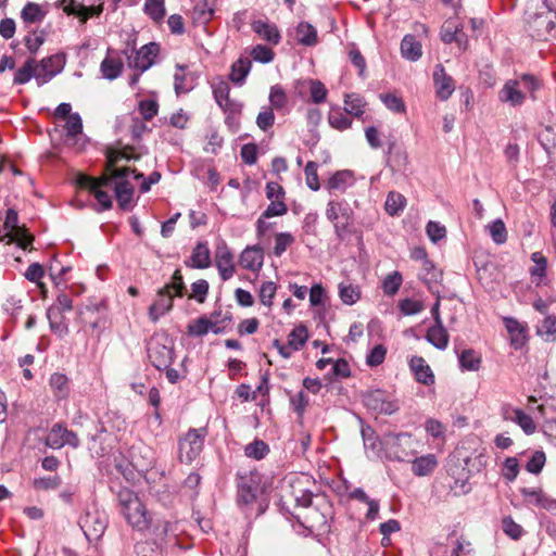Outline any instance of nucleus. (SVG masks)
Wrapping results in <instances>:
<instances>
[{"mask_svg":"<svg viewBox=\"0 0 556 556\" xmlns=\"http://www.w3.org/2000/svg\"><path fill=\"white\" fill-rule=\"evenodd\" d=\"M70 267L62 265L58 260H53L49 267V274L58 289L56 302L51 305L47 312L50 327L53 332L60 337L67 334L68 324L66 313L70 312V298L66 294V279L64 278Z\"/></svg>","mask_w":556,"mask_h":556,"instance_id":"nucleus-1","label":"nucleus"},{"mask_svg":"<svg viewBox=\"0 0 556 556\" xmlns=\"http://www.w3.org/2000/svg\"><path fill=\"white\" fill-rule=\"evenodd\" d=\"M289 495L295 503V508H302V513H295L285 507L286 502H282V509H286L302 527L309 531L323 530L327 527V515L320 511L318 505L313 503V493L304 488L302 483L296 481L290 484Z\"/></svg>","mask_w":556,"mask_h":556,"instance_id":"nucleus-2","label":"nucleus"},{"mask_svg":"<svg viewBox=\"0 0 556 556\" xmlns=\"http://www.w3.org/2000/svg\"><path fill=\"white\" fill-rule=\"evenodd\" d=\"M54 127L49 130L51 148L46 156L65 163L70 154V103H61L53 112Z\"/></svg>","mask_w":556,"mask_h":556,"instance_id":"nucleus-3","label":"nucleus"},{"mask_svg":"<svg viewBox=\"0 0 556 556\" xmlns=\"http://www.w3.org/2000/svg\"><path fill=\"white\" fill-rule=\"evenodd\" d=\"M237 501L239 505H244L250 513L261 516L268 507V501L263 494L261 486V476L257 471L237 473Z\"/></svg>","mask_w":556,"mask_h":556,"instance_id":"nucleus-4","label":"nucleus"},{"mask_svg":"<svg viewBox=\"0 0 556 556\" xmlns=\"http://www.w3.org/2000/svg\"><path fill=\"white\" fill-rule=\"evenodd\" d=\"M116 500L121 514L132 529L143 532L150 528L152 516L137 493L127 486H119Z\"/></svg>","mask_w":556,"mask_h":556,"instance_id":"nucleus-5","label":"nucleus"},{"mask_svg":"<svg viewBox=\"0 0 556 556\" xmlns=\"http://www.w3.org/2000/svg\"><path fill=\"white\" fill-rule=\"evenodd\" d=\"M75 177V184L77 187L83 190H87L94 198L96 203L93 204V208L97 212L106 211L112 207V190L110 186L105 185L110 179H105L102 176L100 178H94L93 176L83 174H77Z\"/></svg>","mask_w":556,"mask_h":556,"instance_id":"nucleus-6","label":"nucleus"},{"mask_svg":"<svg viewBox=\"0 0 556 556\" xmlns=\"http://www.w3.org/2000/svg\"><path fill=\"white\" fill-rule=\"evenodd\" d=\"M87 426L91 427L96 430V433H91L90 431H85L83 422H77L79 429L76 431H72V447H76L79 444V437H86L88 442L89 451L97 456H104L110 452V446H104L103 442L106 440V432L103 430H98L93 420L86 418Z\"/></svg>","mask_w":556,"mask_h":556,"instance_id":"nucleus-7","label":"nucleus"},{"mask_svg":"<svg viewBox=\"0 0 556 556\" xmlns=\"http://www.w3.org/2000/svg\"><path fill=\"white\" fill-rule=\"evenodd\" d=\"M3 227L8 232L0 237L1 242L8 239V243L16 242L23 250H27L33 243V235L28 232L25 226H18V214L14 208L7 211Z\"/></svg>","mask_w":556,"mask_h":556,"instance_id":"nucleus-8","label":"nucleus"},{"mask_svg":"<svg viewBox=\"0 0 556 556\" xmlns=\"http://www.w3.org/2000/svg\"><path fill=\"white\" fill-rule=\"evenodd\" d=\"M412 435L406 432H389L383 435V450L386 457L390 460L406 462L412 455L410 446Z\"/></svg>","mask_w":556,"mask_h":556,"instance_id":"nucleus-9","label":"nucleus"},{"mask_svg":"<svg viewBox=\"0 0 556 556\" xmlns=\"http://www.w3.org/2000/svg\"><path fill=\"white\" fill-rule=\"evenodd\" d=\"M206 435V428L189 429L179 440V459L188 464L193 462L201 454Z\"/></svg>","mask_w":556,"mask_h":556,"instance_id":"nucleus-10","label":"nucleus"},{"mask_svg":"<svg viewBox=\"0 0 556 556\" xmlns=\"http://www.w3.org/2000/svg\"><path fill=\"white\" fill-rule=\"evenodd\" d=\"M147 352L151 364L159 370L167 368L173 363L174 349L167 337L152 338Z\"/></svg>","mask_w":556,"mask_h":556,"instance_id":"nucleus-11","label":"nucleus"},{"mask_svg":"<svg viewBox=\"0 0 556 556\" xmlns=\"http://www.w3.org/2000/svg\"><path fill=\"white\" fill-rule=\"evenodd\" d=\"M159 51L160 46L155 42H150L142 46L139 50L134 47L126 48L123 53L127 59L128 66L142 73L152 66Z\"/></svg>","mask_w":556,"mask_h":556,"instance_id":"nucleus-12","label":"nucleus"},{"mask_svg":"<svg viewBox=\"0 0 556 556\" xmlns=\"http://www.w3.org/2000/svg\"><path fill=\"white\" fill-rule=\"evenodd\" d=\"M106 526L105 515L98 510L87 511L78 520L79 531L89 542L99 540L103 535Z\"/></svg>","mask_w":556,"mask_h":556,"instance_id":"nucleus-13","label":"nucleus"},{"mask_svg":"<svg viewBox=\"0 0 556 556\" xmlns=\"http://www.w3.org/2000/svg\"><path fill=\"white\" fill-rule=\"evenodd\" d=\"M108 308L103 301L86 304L78 311V320L84 327L98 329L105 326Z\"/></svg>","mask_w":556,"mask_h":556,"instance_id":"nucleus-14","label":"nucleus"},{"mask_svg":"<svg viewBox=\"0 0 556 556\" xmlns=\"http://www.w3.org/2000/svg\"><path fill=\"white\" fill-rule=\"evenodd\" d=\"M326 216L333 224L337 237L343 239L351 224L349 208L341 202L330 201L327 205Z\"/></svg>","mask_w":556,"mask_h":556,"instance_id":"nucleus-15","label":"nucleus"},{"mask_svg":"<svg viewBox=\"0 0 556 556\" xmlns=\"http://www.w3.org/2000/svg\"><path fill=\"white\" fill-rule=\"evenodd\" d=\"M105 185L111 187L121 210L130 211L132 208L135 189L128 180L115 181L111 179Z\"/></svg>","mask_w":556,"mask_h":556,"instance_id":"nucleus-16","label":"nucleus"},{"mask_svg":"<svg viewBox=\"0 0 556 556\" xmlns=\"http://www.w3.org/2000/svg\"><path fill=\"white\" fill-rule=\"evenodd\" d=\"M175 293L168 290V287H163L157 291L155 302L149 307V318L156 323L161 316L165 315L173 308V299Z\"/></svg>","mask_w":556,"mask_h":556,"instance_id":"nucleus-17","label":"nucleus"},{"mask_svg":"<svg viewBox=\"0 0 556 556\" xmlns=\"http://www.w3.org/2000/svg\"><path fill=\"white\" fill-rule=\"evenodd\" d=\"M215 265L219 271L223 281L229 280L235 274L233 254L228 247L223 243L216 248Z\"/></svg>","mask_w":556,"mask_h":556,"instance_id":"nucleus-18","label":"nucleus"},{"mask_svg":"<svg viewBox=\"0 0 556 556\" xmlns=\"http://www.w3.org/2000/svg\"><path fill=\"white\" fill-rule=\"evenodd\" d=\"M433 83L437 97L442 101L447 100L455 90L454 80L446 74L442 64H437L434 67Z\"/></svg>","mask_w":556,"mask_h":556,"instance_id":"nucleus-19","label":"nucleus"},{"mask_svg":"<svg viewBox=\"0 0 556 556\" xmlns=\"http://www.w3.org/2000/svg\"><path fill=\"white\" fill-rule=\"evenodd\" d=\"M66 63V56L65 54H54L49 58L42 59L38 63V71L41 74V81L42 84L47 83L49 79H51L53 76H55L58 73H60Z\"/></svg>","mask_w":556,"mask_h":556,"instance_id":"nucleus-20","label":"nucleus"},{"mask_svg":"<svg viewBox=\"0 0 556 556\" xmlns=\"http://www.w3.org/2000/svg\"><path fill=\"white\" fill-rule=\"evenodd\" d=\"M38 68V62L35 59H28L23 66L16 71L13 83L15 85H24L34 77L38 85H42L41 74Z\"/></svg>","mask_w":556,"mask_h":556,"instance_id":"nucleus-21","label":"nucleus"},{"mask_svg":"<svg viewBox=\"0 0 556 556\" xmlns=\"http://www.w3.org/2000/svg\"><path fill=\"white\" fill-rule=\"evenodd\" d=\"M122 157L128 159L125 154L119 153V152L110 153L108 155L106 170L109 172V175L102 176L103 178L113 179L115 181H121V180H127V177L130 174H134V175L137 174L135 169H131L129 167H122V168L115 167L116 162Z\"/></svg>","mask_w":556,"mask_h":556,"instance_id":"nucleus-22","label":"nucleus"},{"mask_svg":"<svg viewBox=\"0 0 556 556\" xmlns=\"http://www.w3.org/2000/svg\"><path fill=\"white\" fill-rule=\"evenodd\" d=\"M251 27L255 34H257L262 39L266 40L270 45L276 46L281 40V35L275 24L257 20L251 24Z\"/></svg>","mask_w":556,"mask_h":556,"instance_id":"nucleus-23","label":"nucleus"},{"mask_svg":"<svg viewBox=\"0 0 556 556\" xmlns=\"http://www.w3.org/2000/svg\"><path fill=\"white\" fill-rule=\"evenodd\" d=\"M263 251L258 247H248L240 255L239 264L245 269L257 271L263 265Z\"/></svg>","mask_w":556,"mask_h":556,"instance_id":"nucleus-24","label":"nucleus"},{"mask_svg":"<svg viewBox=\"0 0 556 556\" xmlns=\"http://www.w3.org/2000/svg\"><path fill=\"white\" fill-rule=\"evenodd\" d=\"M409 366L415 375L418 382L425 386H431L434 383V375L430 366L420 356H413L409 362Z\"/></svg>","mask_w":556,"mask_h":556,"instance_id":"nucleus-25","label":"nucleus"},{"mask_svg":"<svg viewBox=\"0 0 556 556\" xmlns=\"http://www.w3.org/2000/svg\"><path fill=\"white\" fill-rule=\"evenodd\" d=\"M187 66L177 64L175 78V91L177 94L187 93L192 90L197 84V75L194 73H185Z\"/></svg>","mask_w":556,"mask_h":556,"instance_id":"nucleus-26","label":"nucleus"},{"mask_svg":"<svg viewBox=\"0 0 556 556\" xmlns=\"http://www.w3.org/2000/svg\"><path fill=\"white\" fill-rule=\"evenodd\" d=\"M188 267L204 269L211 265V251L206 242H198L194 247Z\"/></svg>","mask_w":556,"mask_h":556,"instance_id":"nucleus-27","label":"nucleus"},{"mask_svg":"<svg viewBox=\"0 0 556 556\" xmlns=\"http://www.w3.org/2000/svg\"><path fill=\"white\" fill-rule=\"evenodd\" d=\"M123 70V62L118 55H114V51L109 49L106 56L101 62V73L104 78L113 80L117 78Z\"/></svg>","mask_w":556,"mask_h":556,"instance_id":"nucleus-28","label":"nucleus"},{"mask_svg":"<svg viewBox=\"0 0 556 556\" xmlns=\"http://www.w3.org/2000/svg\"><path fill=\"white\" fill-rule=\"evenodd\" d=\"M298 43L305 47H313L318 43L317 29L308 22H300L295 28Z\"/></svg>","mask_w":556,"mask_h":556,"instance_id":"nucleus-29","label":"nucleus"},{"mask_svg":"<svg viewBox=\"0 0 556 556\" xmlns=\"http://www.w3.org/2000/svg\"><path fill=\"white\" fill-rule=\"evenodd\" d=\"M426 339L435 349L443 351L448 345L450 336L443 324H433L429 327Z\"/></svg>","mask_w":556,"mask_h":556,"instance_id":"nucleus-30","label":"nucleus"},{"mask_svg":"<svg viewBox=\"0 0 556 556\" xmlns=\"http://www.w3.org/2000/svg\"><path fill=\"white\" fill-rule=\"evenodd\" d=\"M90 139L83 134V121L78 113L72 112V149L83 151Z\"/></svg>","mask_w":556,"mask_h":556,"instance_id":"nucleus-31","label":"nucleus"},{"mask_svg":"<svg viewBox=\"0 0 556 556\" xmlns=\"http://www.w3.org/2000/svg\"><path fill=\"white\" fill-rule=\"evenodd\" d=\"M401 53L404 59L415 62L422 55V46L414 35H406L401 42Z\"/></svg>","mask_w":556,"mask_h":556,"instance_id":"nucleus-32","label":"nucleus"},{"mask_svg":"<svg viewBox=\"0 0 556 556\" xmlns=\"http://www.w3.org/2000/svg\"><path fill=\"white\" fill-rule=\"evenodd\" d=\"M50 390L55 400H66L70 394L68 378L64 374L54 372L49 380Z\"/></svg>","mask_w":556,"mask_h":556,"instance_id":"nucleus-33","label":"nucleus"},{"mask_svg":"<svg viewBox=\"0 0 556 556\" xmlns=\"http://www.w3.org/2000/svg\"><path fill=\"white\" fill-rule=\"evenodd\" d=\"M438 466L437 457L433 454H427L416 457L412 462V472L418 477L430 475Z\"/></svg>","mask_w":556,"mask_h":556,"instance_id":"nucleus-34","label":"nucleus"},{"mask_svg":"<svg viewBox=\"0 0 556 556\" xmlns=\"http://www.w3.org/2000/svg\"><path fill=\"white\" fill-rule=\"evenodd\" d=\"M72 16L77 17L81 24H85L90 17L94 15H100L103 7L99 5H85L83 3L77 2L76 0H72Z\"/></svg>","mask_w":556,"mask_h":556,"instance_id":"nucleus-35","label":"nucleus"},{"mask_svg":"<svg viewBox=\"0 0 556 556\" xmlns=\"http://www.w3.org/2000/svg\"><path fill=\"white\" fill-rule=\"evenodd\" d=\"M504 323L507 331L510 334L511 344L515 346V349L521 348L526 342L525 327L513 317H506Z\"/></svg>","mask_w":556,"mask_h":556,"instance_id":"nucleus-36","label":"nucleus"},{"mask_svg":"<svg viewBox=\"0 0 556 556\" xmlns=\"http://www.w3.org/2000/svg\"><path fill=\"white\" fill-rule=\"evenodd\" d=\"M252 63L248 58H240L231 65L229 78L237 85H242L251 70Z\"/></svg>","mask_w":556,"mask_h":556,"instance_id":"nucleus-37","label":"nucleus"},{"mask_svg":"<svg viewBox=\"0 0 556 556\" xmlns=\"http://www.w3.org/2000/svg\"><path fill=\"white\" fill-rule=\"evenodd\" d=\"M538 140L548 155L556 153V126H545L538 134Z\"/></svg>","mask_w":556,"mask_h":556,"instance_id":"nucleus-38","label":"nucleus"},{"mask_svg":"<svg viewBox=\"0 0 556 556\" xmlns=\"http://www.w3.org/2000/svg\"><path fill=\"white\" fill-rule=\"evenodd\" d=\"M216 326V320L208 319L207 316L203 315L197 318L194 321L189 323L187 326V332L192 337H203L210 329Z\"/></svg>","mask_w":556,"mask_h":556,"instance_id":"nucleus-39","label":"nucleus"},{"mask_svg":"<svg viewBox=\"0 0 556 556\" xmlns=\"http://www.w3.org/2000/svg\"><path fill=\"white\" fill-rule=\"evenodd\" d=\"M68 440V431L61 424H55L47 435L46 443L52 448L62 447Z\"/></svg>","mask_w":556,"mask_h":556,"instance_id":"nucleus-40","label":"nucleus"},{"mask_svg":"<svg viewBox=\"0 0 556 556\" xmlns=\"http://www.w3.org/2000/svg\"><path fill=\"white\" fill-rule=\"evenodd\" d=\"M45 16L42 8L34 2H27L21 12V18L25 24L40 23Z\"/></svg>","mask_w":556,"mask_h":556,"instance_id":"nucleus-41","label":"nucleus"},{"mask_svg":"<svg viewBox=\"0 0 556 556\" xmlns=\"http://www.w3.org/2000/svg\"><path fill=\"white\" fill-rule=\"evenodd\" d=\"M351 170H338L327 181V188L329 190H336L344 192L352 180Z\"/></svg>","mask_w":556,"mask_h":556,"instance_id":"nucleus-42","label":"nucleus"},{"mask_svg":"<svg viewBox=\"0 0 556 556\" xmlns=\"http://www.w3.org/2000/svg\"><path fill=\"white\" fill-rule=\"evenodd\" d=\"M269 451L268 444L261 439H254L244 447L245 456L255 460L264 459L268 455Z\"/></svg>","mask_w":556,"mask_h":556,"instance_id":"nucleus-43","label":"nucleus"},{"mask_svg":"<svg viewBox=\"0 0 556 556\" xmlns=\"http://www.w3.org/2000/svg\"><path fill=\"white\" fill-rule=\"evenodd\" d=\"M519 83L518 81H508L505 84L503 90H502V100L509 102L513 105H517L522 103L525 96L519 90Z\"/></svg>","mask_w":556,"mask_h":556,"instance_id":"nucleus-44","label":"nucleus"},{"mask_svg":"<svg viewBox=\"0 0 556 556\" xmlns=\"http://www.w3.org/2000/svg\"><path fill=\"white\" fill-rule=\"evenodd\" d=\"M458 362L463 369L476 371L480 368L481 357L475 350L467 349L460 353Z\"/></svg>","mask_w":556,"mask_h":556,"instance_id":"nucleus-45","label":"nucleus"},{"mask_svg":"<svg viewBox=\"0 0 556 556\" xmlns=\"http://www.w3.org/2000/svg\"><path fill=\"white\" fill-rule=\"evenodd\" d=\"M406 205V199L403 194L399 192L391 191L389 192L386 200V211L389 215L395 216L399 215L400 212L404 210Z\"/></svg>","mask_w":556,"mask_h":556,"instance_id":"nucleus-46","label":"nucleus"},{"mask_svg":"<svg viewBox=\"0 0 556 556\" xmlns=\"http://www.w3.org/2000/svg\"><path fill=\"white\" fill-rule=\"evenodd\" d=\"M361 433H362L365 448H369L374 452H378L380 450V447H383V439L380 440L376 435L375 430L370 426H363Z\"/></svg>","mask_w":556,"mask_h":556,"instance_id":"nucleus-47","label":"nucleus"},{"mask_svg":"<svg viewBox=\"0 0 556 556\" xmlns=\"http://www.w3.org/2000/svg\"><path fill=\"white\" fill-rule=\"evenodd\" d=\"M307 338L308 333L306 327L300 325L290 332L288 337L289 346H291L293 351H299L304 346Z\"/></svg>","mask_w":556,"mask_h":556,"instance_id":"nucleus-48","label":"nucleus"},{"mask_svg":"<svg viewBox=\"0 0 556 556\" xmlns=\"http://www.w3.org/2000/svg\"><path fill=\"white\" fill-rule=\"evenodd\" d=\"M386 395L387 393L382 390L368 391L363 395V402L367 408L379 413Z\"/></svg>","mask_w":556,"mask_h":556,"instance_id":"nucleus-49","label":"nucleus"},{"mask_svg":"<svg viewBox=\"0 0 556 556\" xmlns=\"http://www.w3.org/2000/svg\"><path fill=\"white\" fill-rule=\"evenodd\" d=\"M345 112L348 114H352L356 117H359L364 113L365 102L362 97L358 94H345L344 99Z\"/></svg>","mask_w":556,"mask_h":556,"instance_id":"nucleus-50","label":"nucleus"},{"mask_svg":"<svg viewBox=\"0 0 556 556\" xmlns=\"http://www.w3.org/2000/svg\"><path fill=\"white\" fill-rule=\"evenodd\" d=\"M460 23L455 18H448L444 22L441 28V39L445 43H452L455 39H457V33L460 27Z\"/></svg>","mask_w":556,"mask_h":556,"instance_id":"nucleus-51","label":"nucleus"},{"mask_svg":"<svg viewBox=\"0 0 556 556\" xmlns=\"http://www.w3.org/2000/svg\"><path fill=\"white\" fill-rule=\"evenodd\" d=\"M531 261L535 264L530 273L533 277L544 278L547 268V258L541 252H534L531 254ZM541 285V280L536 282V286Z\"/></svg>","mask_w":556,"mask_h":556,"instance_id":"nucleus-52","label":"nucleus"},{"mask_svg":"<svg viewBox=\"0 0 556 556\" xmlns=\"http://www.w3.org/2000/svg\"><path fill=\"white\" fill-rule=\"evenodd\" d=\"M339 295L344 304L353 305L359 300L361 291L356 286L340 283Z\"/></svg>","mask_w":556,"mask_h":556,"instance_id":"nucleus-53","label":"nucleus"},{"mask_svg":"<svg viewBox=\"0 0 556 556\" xmlns=\"http://www.w3.org/2000/svg\"><path fill=\"white\" fill-rule=\"evenodd\" d=\"M45 275V270H43V267L39 264V263H33L28 266L26 273H25V277L27 280L31 281V282H35L37 283V286L40 288L41 290V293L43 295H46L47 293V288L46 286L41 282V278L43 277Z\"/></svg>","mask_w":556,"mask_h":556,"instance_id":"nucleus-54","label":"nucleus"},{"mask_svg":"<svg viewBox=\"0 0 556 556\" xmlns=\"http://www.w3.org/2000/svg\"><path fill=\"white\" fill-rule=\"evenodd\" d=\"M144 11L153 21H162L165 16L164 0H146Z\"/></svg>","mask_w":556,"mask_h":556,"instance_id":"nucleus-55","label":"nucleus"},{"mask_svg":"<svg viewBox=\"0 0 556 556\" xmlns=\"http://www.w3.org/2000/svg\"><path fill=\"white\" fill-rule=\"evenodd\" d=\"M489 232L496 244H503L507 240V230L502 219H495L489 225Z\"/></svg>","mask_w":556,"mask_h":556,"instance_id":"nucleus-56","label":"nucleus"},{"mask_svg":"<svg viewBox=\"0 0 556 556\" xmlns=\"http://www.w3.org/2000/svg\"><path fill=\"white\" fill-rule=\"evenodd\" d=\"M307 84L309 86L312 101L316 104L325 102L328 93L325 85L317 79H308Z\"/></svg>","mask_w":556,"mask_h":556,"instance_id":"nucleus-57","label":"nucleus"},{"mask_svg":"<svg viewBox=\"0 0 556 556\" xmlns=\"http://www.w3.org/2000/svg\"><path fill=\"white\" fill-rule=\"evenodd\" d=\"M515 422L523 430L526 434H532L536 430V426L532 417L526 414L522 409H515Z\"/></svg>","mask_w":556,"mask_h":556,"instance_id":"nucleus-58","label":"nucleus"},{"mask_svg":"<svg viewBox=\"0 0 556 556\" xmlns=\"http://www.w3.org/2000/svg\"><path fill=\"white\" fill-rule=\"evenodd\" d=\"M277 285L273 281L263 282L260 289L258 298L263 305L273 306V300L276 295Z\"/></svg>","mask_w":556,"mask_h":556,"instance_id":"nucleus-59","label":"nucleus"},{"mask_svg":"<svg viewBox=\"0 0 556 556\" xmlns=\"http://www.w3.org/2000/svg\"><path fill=\"white\" fill-rule=\"evenodd\" d=\"M379 98L389 110L395 113L405 112L404 101L395 93H381L379 94Z\"/></svg>","mask_w":556,"mask_h":556,"instance_id":"nucleus-60","label":"nucleus"},{"mask_svg":"<svg viewBox=\"0 0 556 556\" xmlns=\"http://www.w3.org/2000/svg\"><path fill=\"white\" fill-rule=\"evenodd\" d=\"M402 285V275L399 271H393L388 275L382 283L384 294L394 295Z\"/></svg>","mask_w":556,"mask_h":556,"instance_id":"nucleus-61","label":"nucleus"},{"mask_svg":"<svg viewBox=\"0 0 556 556\" xmlns=\"http://www.w3.org/2000/svg\"><path fill=\"white\" fill-rule=\"evenodd\" d=\"M138 111L144 121H151L159 112V103L153 99L141 100Z\"/></svg>","mask_w":556,"mask_h":556,"instance_id":"nucleus-62","label":"nucleus"},{"mask_svg":"<svg viewBox=\"0 0 556 556\" xmlns=\"http://www.w3.org/2000/svg\"><path fill=\"white\" fill-rule=\"evenodd\" d=\"M317 167H318L317 163L309 161V162H307L305 169H304L306 185L313 191H317L320 188L318 174H317Z\"/></svg>","mask_w":556,"mask_h":556,"instance_id":"nucleus-63","label":"nucleus"},{"mask_svg":"<svg viewBox=\"0 0 556 556\" xmlns=\"http://www.w3.org/2000/svg\"><path fill=\"white\" fill-rule=\"evenodd\" d=\"M213 14L214 10L207 1L198 3L193 9V18L202 24L210 22Z\"/></svg>","mask_w":556,"mask_h":556,"instance_id":"nucleus-64","label":"nucleus"}]
</instances>
